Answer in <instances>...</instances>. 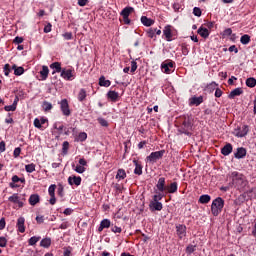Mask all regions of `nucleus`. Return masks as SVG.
<instances>
[{"label": "nucleus", "instance_id": "f257e3e1", "mask_svg": "<svg viewBox=\"0 0 256 256\" xmlns=\"http://www.w3.org/2000/svg\"><path fill=\"white\" fill-rule=\"evenodd\" d=\"M193 129V118L190 116H184L182 118V124L179 128V132L190 137Z\"/></svg>", "mask_w": 256, "mask_h": 256}, {"label": "nucleus", "instance_id": "f03ea898", "mask_svg": "<svg viewBox=\"0 0 256 256\" xmlns=\"http://www.w3.org/2000/svg\"><path fill=\"white\" fill-rule=\"evenodd\" d=\"M223 207H225V200H223V198L218 197L213 200L211 205L212 215H214V217H217L219 213L223 211Z\"/></svg>", "mask_w": 256, "mask_h": 256}, {"label": "nucleus", "instance_id": "7ed1b4c3", "mask_svg": "<svg viewBox=\"0 0 256 256\" xmlns=\"http://www.w3.org/2000/svg\"><path fill=\"white\" fill-rule=\"evenodd\" d=\"M230 178L232 180L233 185L239 189V187H243L245 185V178H243V174H240L237 171H234L230 174Z\"/></svg>", "mask_w": 256, "mask_h": 256}, {"label": "nucleus", "instance_id": "20e7f679", "mask_svg": "<svg viewBox=\"0 0 256 256\" xmlns=\"http://www.w3.org/2000/svg\"><path fill=\"white\" fill-rule=\"evenodd\" d=\"M163 155H165V150L152 152L149 156L146 157V161L148 163H157L159 159H163Z\"/></svg>", "mask_w": 256, "mask_h": 256}, {"label": "nucleus", "instance_id": "39448f33", "mask_svg": "<svg viewBox=\"0 0 256 256\" xmlns=\"http://www.w3.org/2000/svg\"><path fill=\"white\" fill-rule=\"evenodd\" d=\"M60 106H61V111L63 115H65L66 117H69V115H71V110L69 109V102L67 101V99H63L60 102Z\"/></svg>", "mask_w": 256, "mask_h": 256}, {"label": "nucleus", "instance_id": "423d86ee", "mask_svg": "<svg viewBox=\"0 0 256 256\" xmlns=\"http://www.w3.org/2000/svg\"><path fill=\"white\" fill-rule=\"evenodd\" d=\"M249 133V126L243 125L242 128H238L234 131L236 137H245Z\"/></svg>", "mask_w": 256, "mask_h": 256}, {"label": "nucleus", "instance_id": "0eeeda50", "mask_svg": "<svg viewBox=\"0 0 256 256\" xmlns=\"http://www.w3.org/2000/svg\"><path fill=\"white\" fill-rule=\"evenodd\" d=\"M176 233L179 237V239H183L185 235H187V226L183 224H179L176 226Z\"/></svg>", "mask_w": 256, "mask_h": 256}, {"label": "nucleus", "instance_id": "6e6552de", "mask_svg": "<svg viewBox=\"0 0 256 256\" xmlns=\"http://www.w3.org/2000/svg\"><path fill=\"white\" fill-rule=\"evenodd\" d=\"M201 103H203V96H199V97L194 96L189 99L190 107H193V105H195L196 107H199V105H201Z\"/></svg>", "mask_w": 256, "mask_h": 256}, {"label": "nucleus", "instance_id": "1a4fd4ad", "mask_svg": "<svg viewBox=\"0 0 256 256\" xmlns=\"http://www.w3.org/2000/svg\"><path fill=\"white\" fill-rule=\"evenodd\" d=\"M60 75L63 79H66V81H71V78L73 77V70L63 68Z\"/></svg>", "mask_w": 256, "mask_h": 256}, {"label": "nucleus", "instance_id": "9d476101", "mask_svg": "<svg viewBox=\"0 0 256 256\" xmlns=\"http://www.w3.org/2000/svg\"><path fill=\"white\" fill-rule=\"evenodd\" d=\"M246 155H247V149L240 147V148H237V151L234 154V157L236 159H243L244 157H246Z\"/></svg>", "mask_w": 256, "mask_h": 256}, {"label": "nucleus", "instance_id": "9b49d317", "mask_svg": "<svg viewBox=\"0 0 256 256\" xmlns=\"http://www.w3.org/2000/svg\"><path fill=\"white\" fill-rule=\"evenodd\" d=\"M149 209H150V211H161L163 209V203H161V202H150Z\"/></svg>", "mask_w": 256, "mask_h": 256}, {"label": "nucleus", "instance_id": "f8f14e48", "mask_svg": "<svg viewBox=\"0 0 256 256\" xmlns=\"http://www.w3.org/2000/svg\"><path fill=\"white\" fill-rule=\"evenodd\" d=\"M68 183L69 185H76L77 187H79V185H81V176H70L68 178Z\"/></svg>", "mask_w": 256, "mask_h": 256}, {"label": "nucleus", "instance_id": "ddd939ff", "mask_svg": "<svg viewBox=\"0 0 256 256\" xmlns=\"http://www.w3.org/2000/svg\"><path fill=\"white\" fill-rule=\"evenodd\" d=\"M232 152H233V145H231L230 143L226 144V145L221 149V153H222V155H224L225 157H227V155H231Z\"/></svg>", "mask_w": 256, "mask_h": 256}, {"label": "nucleus", "instance_id": "4468645a", "mask_svg": "<svg viewBox=\"0 0 256 256\" xmlns=\"http://www.w3.org/2000/svg\"><path fill=\"white\" fill-rule=\"evenodd\" d=\"M161 69L164 73H171V69H173V62H164L161 64Z\"/></svg>", "mask_w": 256, "mask_h": 256}, {"label": "nucleus", "instance_id": "2eb2a0df", "mask_svg": "<svg viewBox=\"0 0 256 256\" xmlns=\"http://www.w3.org/2000/svg\"><path fill=\"white\" fill-rule=\"evenodd\" d=\"M239 95H243V88H236L232 90L228 97L229 99H235V97H239Z\"/></svg>", "mask_w": 256, "mask_h": 256}, {"label": "nucleus", "instance_id": "dca6fc26", "mask_svg": "<svg viewBox=\"0 0 256 256\" xmlns=\"http://www.w3.org/2000/svg\"><path fill=\"white\" fill-rule=\"evenodd\" d=\"M17 227L20 233H25V218L23 217L18 218Z\"/></svg>", "mask_w": 256, "mask_h": 256}, {"label": "nucleus", "instance_id": "f3484780", "mask_svg": "<svg viewBox=\"0 0 256 256\" xmlns=\"http://www.w3.org/2000/svg\"><path fill=\"white\" fill-rule=\"evenodd\" d=\"M141 23L145 27H151V25H153L155 23V20H153L151 18H148L147 16H142L141 17Z\"/></svg>", "mask_w": 256, "mask_h": 256}, {"label": "nucleus", "instance_id": "a211bd4d", "mask_svg": "<svg viewBox=\"0 0 256 256\" xmlns=\"http://www.w3.org/2000/svg\"><path fill=\"white\" fill-rule=\"evenodd\" d=\"M135 165L134 173L135 175H143V166L137 160H133Z\"/></svg>", "mask_w": 256, "mask_h": 256}, {"label": "nucleus", "instance_id": "6ab92c4d", "mask_svg": "<svg viewBox=\"0 0 256 256\" xmlns=\"http://www.w3.org/2000/svg\"><path fill=\"white\" fill-rule=\"evenodd\" d=\"M111 227V221L109 219H104L101 221L98 231L101 233L103 229H109Z\"/></svg>", "mask_w": 256, "mask_h": 256}, {"label": "nucleus", "instance_id": "aec40b11", "mask_svg": "<svg viewBox=\"0 0 256 256\" xmlns=\"http://www.w3.org/2000/svg\"><path fill=\"white\" fill-rule=\"evenodd\" d=\"M39 201H41L39 194H32L29 198V203H30V205H32V207H35V205H37V203H39Z\"/></svg>", "mask_w": 256, "mask_h": 256}, {"label": "nucleus", "instance_id": "412c9836", "mask_svg": "<svg viewBox=\"0 0 256 256\" xmlns=\"http://www.w3.org/2000/svg\"><path fill=\"white\" fill-rule=\"evenodd\" d=\"M50 69H54L52 72V75H55V73H61L63 69L61 68V64L59 62H54L50 65Z\"/></svg>", "mask_w": 256, "mask_h": 256}, {"label": "nucleus", "instance_id": "4be33fe9", "mask_svg": "<svg viewBox=\"0 0 256 256\" xmlns=\"http://www.w3.org/2000/svg\"><path fill=\"white\" fill-rule=\"evenodd\" d=\"M133 11H134L133 7H126L121 11L120 15L123 17V19H127V17H129V15L133 13Z\"/></svg>", "mask_w": 256, "mask_h": 256}, {"label": "nucleus", "instance_id": "5701e85b", "mask_svg": "<svg viewBox=\"0 0 256 256\" xmlns=\"http://www.w3.org/2000/svg\"><path fill=\"white\" fill-rule=\"evenodd\" d=\"M158 191H160L161 193H163V191H165L167 188L165 187V178L161 177L158 180V183L156 185Z\"/></svg>", "mask_w": 256, "mask_h": 256}, {"label": "nucleus", "instance_id": "b1692460", "mask_svg": "<svg viewBox=\"0 0 256 256\" xmlns=\"http://www.w3.org/2000/svg\"><path fill=\"white\" fill-rule=\"evenodd\" d=\"M42 81H47V77H49V67L42 66V70L40 71Z\"/></svg>", "mask_w": 256, "mask_h": 256}, {"label": "nucleus", "instance_id": "393cba45", "mask_svg": "<svg viewBox=\"0 0 256 256\" xmlns=\"http://www.w3.org/2000/svg\"><path fill=\"white\" fill-rule=\"evenodd\" d=\"M107 97H108V99H111L115 103V101H117V99H119V92L110 90L107 93Z\"/></svg>", "mask_w": 256, "mask_h": 256}, {"label": "nucleus", "instance_id": "a878e982", "mask_svg": "<svg viewBox=\"0 0 256 256\" xmlns=\"http://www.w3.org/2000/svg\"><path fill=\"white\" fill-rule=\"evenodd\" d=\"M197 33L200 37H203V39H207V37H209V30L207 28L200 27Z\"/></svg>", "mask_w": 256, "mask_h": 256}, {"label": "nucleus", "instance_id": "bb28decb", "mask_svg": "<svg viewBox=\"0 0 256 256\" xmlns=\"http://www.w3.org/2000/svg\"><path fill=\"white\" fill-rule=\"evenodd\" d=\"M177 189H178V184L177 182H172L170 184V186H168L166 188V190L168 191V193H177Z\"/></svg>", "mask_w": 256, "mask_h": 256}, {"label": "nucleus", "instance_id": "cd10ccee", "mask_svg": "<svg viewBox=\"0 0 256 256\" xmlns=\"http://www.w3.org/2000/svg\"><path fill=\"white\" fill-rule=\"evenodd\" d=\"M40 247H44V249H48L51 247V238H44L40 242Z\"/></svg>", "mask_w": 256, "mask_h": 256}, {"label": "nucleus", "instance_id": "c85d7f7f", "mask_svg": "<svg viewBox=\"0 0 256 256\" xmlns=\"http://www.w3.org/2000/svg\"><path fill=\"white\" fill-rule=\"evenodd\" d=\"M99 85L100 87H109L111 85V81L106 80L105 76H101L99 78Z\"/></svg>", "mask_w": 256, "mask_h": 256}, {"label": "nucleus", "instance_id": "c756f323", "mask_svg": "<svg viewBox=\"0 0 256 256\" xmlns=\"http://www.w3.org/2000/svg\"><path fill=\"white\" fill-rule=\"evenodd\" d=\"M85 99H87V91L82 88L78 93V101L82 103V101H85Z\"/></svg>", "mask_w": 256, "mask_h": 256}, {"label": "nucleus", "instance_id": "7c9ffc66", "mask_svg": "<svg viewBox=\"0 0 256 256\" xmlns=\"http://www.w3.org/2000/svg\"><path fill=\"white\" fill-rule=\"evenodd\" d=\"M240 42L242 43V45H249V43H251V36H249L248 34H244L243 36H241Z\"/></svg>", "mask_w": 256, "mask_h": 256}, {"label": "nucleus", "instance_id": "2f4dec72", "mask_svg": "<svg viewBox=\"0 0 256 256\" xmlns=\"http://www.w3.org/2000/svg\"><path fill=\"white\" fill-rule=\"evenodd\" d=\"M163 34L165 35L167 41H171V37H172V35H171V26H169V25L166 26L163 30Z\"/></svg>", "mask_w": 256, "mask_h": 256}, {"label": "nucleus", "instance_id": "473e14b6", "mask_svg": "<svg viewBox=\"0 0 256 256\" xmlns=\"http://www.w3.org/2000/svg\"><path fill=\"white\" fill-rule=\"evenodd\" d=\"M209 201H211V196L207 194L201 195L199 198V203H202V205L209 203Z\"/></svg>", "mask_w": 256, "mask_h": 256}, {"label": "nucleus", "instance_id": "72a5a7b5", "mask_svg": "<svg viewBox=\"0 0 256 256\" xmlns=\"http://www.w3.org/2000/svg\"><path fill=\"white\" fill-rule=\"evenodd\" d=\"M246 86L250 87V89H253V87L256 86V79L253 77H250L246 80Z\"/></svg>", "mask_w": 256, "mask_h": 256}, {"label": "nucleus", "instance_id": "f704fd0d", "mask_svg": "<svg viewBox=\"0 0 256 256\" xmlns=\"http://www.w3.org/2000/svg\"><path fill=\"white\" fill-rule=\"evenodd\" d=\"M127 173L123 169H119L116 175V179H125Z\"/></svg>", "mask_w": 256, "mask_h": 256}, {"label": "nucleus", "instance_id": "c9c22d12", "mask_svg": "<svg viewBox=\"0 0 256 256\" xmlns=\"http://www.w3.org/2000/svg\"><path fill=\"white\" fill-rule=\"evenodd\" d=\"M40 239H41V237L34 236V237H31V238L28 240V243H29V245H31V246L37 245V242H39Z\"/></svg>", "mask_w": 256, "mask_h": 256}, {"label": "nucleus", "instance_id": "e433bc0d", "mask_svg": "<svg viewBox=\"0 0 256 256\" xmlns=\"http://www.w3.org/2000/svg\"><path fill=\"white\" fill-rule=\"evenodd\" d=\"M87 139V133L81 132L79 135L76 137V141L83 142Z\"/></svg>", "mask_w": 256, "mask_h": 256}, {"label": "nucleus", "instance_id": "4c0bfd02", "mask_svg": "<svg viewBox=\"0 0 256 256\" xmlns=\"http://www.w3.org/2000/svg\"><path fill=\"white\" fill-rule=\"evenodd\" d=\"M67 151H69V143L67 141H64L62 144L63 155H67Z\"/></svg>", "mask_w": 256, "mask_h": 256}, {"label": "nucleus", "instance_id": "58836bf2", "mask_svg": "<svg viewBox=\"0 0 256 256\" xmlns=\"http://www.w3.org/2000/svg\"><path fill=\"white\" fill-rule=\"evenodd\" d=\"M55 189H57V185L52 184L49 186L48 193H49L50 197L55 196Z\"/></svg>", "mask_w": 256, "mask_h": 256}, {"label": "nucleus", "instance_id": "ea45409f", "mask_svg": "<svg viewBox=\"0 0 256 256\" xmlns=\"http://www.w3.org/2000/svg\"><path fill=\"white\" fill-rule=\"evenodd\" d=\"M8 201L11 203H19V196L17 194H13L8 198Z\"/></svg>", "mask_w": 256, "mask_h": 256}, {"label": "nucleus", "instance_id": "a19ab883", "mask_svg": "<svg viewBox=\"0 0 256 256\" xmlns=\"http://www.w3.org/2000/svg\"><path fill=\"white\" fill-rule=\"evenodd\" d=\"M163 199V194L158 193L153 196V199L150 202H159Z\"/></svg>", "mask_w": 256, "mask_h": 256}, {"label": "nucleus", "instance_id": "79ce46f5", "mask_svg": "<svg viewBox=\"0 0 256 256\" xmlns=\"http://www.w3.org/2000/svg\"><path fill=\"white\" fill-rule=\"evenodd\" d=\"M25 169L27 173H33V171H35V164H28L25 166Z\"/></svg>", "mask_w": 256, "mask_h": 256}, {"label": "nucleus", "instance_id": "37998d69", "mask_svg": "<svg viewBox=\"0 0 256 256\" xmlns=\"http://www.w3.org/2000/svg\"><path fill=\"white\" fill-rule=\"evenodd\" d=\"M186 253L191 255V253H195V245H189L186 247Z\"/></svg>", "mask_w": 256, "mask_h": 256}, {"label": "nucleus", "instance_id": "c03bdc74", "mask_svg": "<svg viewBox=\"0 0 256 256\" xmlns=\"http://www.w3.org/2000/svg\"><path fill=\"white\" fill-rule=\"evenodd\" d=\"M23 73H25V69L23 67H18L14 71V75H17V76L23 75Z\"/></svg>", "mask_w": 256, "mask_h": 256}, {"label": "nucleus", "instance_id": "a18cd8bd", "mask_svg": "<svg viewBox=\"0 0 256 256\" xmlns=\"http://www.w3.org/2000/svg\"><path fill=\"white\" fill-rule=\"evenodd\" d=\"M98 123H100L102 127H109V122H107L105 118H98Z\"/></svg>", "mask_w": 256, "mask_h": 256}, {"label": "nucleus", "instance_id": "49530a36", "mask_svg": "<svg viewBox=\"0 0 256 256\" xmlns=\"http://www.w3.org/2000/svg\"><path fill=\"white\" fill-rule=\"evenodd\" d=\"M201 8L199 7H194L193 9V14L195 15V17H201Z\"/></svg>", "mask_w": 256, "mask_h": 256}, {"label": "nucleus", "instance_id": "de8ad7c7", "mask_svg": "<svg viewBox=\"0 0 256 256\" xmlns=\"http://www.w3.org/2000/svg\"><path fill=\"white\" fill-rule=\"evenodd\" d=\"M74 170L76 171V173H85V168L84 166H81V165H77Z\"/></svg>", "mask_w": 256, "mask_h": 256}, {"label": "nucleus", "instance_id": "09e8293b", "mask_svg": "<svg viewBox=\"0 0 256 256\" xmlns=\"http://www.w3.org/2000/svg\"><path fill=\"white\" fill-rule=\"evenodd\" d=\"M64 39H66V41H71V39H73V33L71 32H66L63 34Z\"/></svg>", "mask_w": 256, "mask_h": 256}, {"label": "nucleus", "instance_id": "8fccbe9b", "mask_svg": "<svg viewBox=\"0 0 256 256\" xmlns=\"http://www.w3.org/2000/svg\"><path fill=\"white\" fill-rule=\"evenodd\" d=\"M43 105L45 111H51V109H53V105L49 102H44Z\"/></svg>", "mask_w": 256, "mask_h": 256}, {"label": "nucleus", "instance_id": "3c124183", "mask_svg": "<svg viewBox=\"0 0 256 256\" xmlns=\"http://www.w3.org/2000/svg\"><path fill=\"white\" fill-rule=\"evenodd\" d=\"M155 31L156 30H154L153 28L148 29L147 35L148 37H150V39H153V37H155Z\"/></svg>", "mask_w": 256, "mask_h": 256}, {"label": "nucleus", "instance_id": "603ef678", "mask_svg": "<svg viewBox=\"0 0 256 256\" xmlns=\"http://www.w3.org/2000/svg\"><path fill=\"white\" fill-rule=\"evenodd\" d=\"M233 33V30L231 28H227L223 31V37H229Z\"/></svg>", "mask_w": 256, "mask_h": 256}, {"label": "nucleus", "instance_id": "864d4df0", "mask_svg": "<svg viewBox=\"0 0 256 256\" xmlns=\"http://www.w3.org/2000/svg\"><path fill=\"white\" fill-rule=\"evenodd\" d=\"M0 247H7V238L0 237Z\"/></svg>", "mask_w": 256, "mask_h": 256}, {"label": "nucleus", "instance_id": "5fc2aeb1", "mask_svg": "<svg viewBox=\"0 0 256 256\" xmlns=\"http://www.w3.org/2000/svg\"><path fill=\"white\" fill-rule=\"evenodd\" d=\"M4 110L5 111H16L17 108L12 104V105H9V106H5Z\"/></svg>", "mask_w": 256, "mask_h": 256}, {"label": "nucleus", "instance_id": "6e6d98bb", "mask_svg": "<svg viewBox=\"0 0 256 256\" xmlns=\"http://www.w3.org/2000/svg\"><path fill=\"white\" fill-rule=\"evenodd\" d=\"M13 155L15 158L19 157V155H21V148L20 147L15 148Z\"/></svg>", "mask_w": 256, "mask_h": 256}, {"label": "nucleus", "instance_id": "4d7b16f0", "mask_svg": "<svg viewBox=\"0 0 256 256\" xmlns=\"http://www.w3.org/2000/svg\"><path fill=\"white\" fill-rule=\"evenodd\" d=\"M137 71V62L132 61L131 62V73H135Z\"/></svg>", "mask_w": 256, "mask_h": 256}, {"label": "nucleus", "instance_id": "13d9d810", "mask_svg": "<svg viewBox=\"0 0 256 256\" xmlns=\"http://www.w3.org/2000/svg\"><path fill=\"white\" fill-rule=\"evenodd\" d=\"M228 51H230V53H233V51H234V53H239V49H237V46H235V45L230 46L228 48Z\"/></svg>", "mask_w": 256, "mask_h": 256}, {"label": "nucleus", "instance_id": "bf43d9fd", "mask_svg": "<svg viewBox=\"0 0 256 256\" xmlns=\"http://www.w3.org/2000/svg\"><path fill=\"white\" fill-rule=\"evenodd\" d=\"M34 126L37 128V129H41V120H39L38 118H36L34 120Z\"/></svg>", "mask_w": 256, "mask_h": 256}, {"label": "nucleus", "instance_id": "052dcab7", "mask_svg": "<svg viewBox=\"0 0 256 256\" xmlns=\"http://www.w3.org/2000/svg\"><path fill=\"white\" fill-rule=\"evenodd\" d=\"M51 23H48L45 27H44V33H51Z\"/></svg>", "mask_w": 256, "mask_h": 256}, {"label": "nucleus", "instance_id": "680f3d73", "mask_svg": "<svg viewBox=\"0 0 256 256\" xmlns=\"http://www.w3.org/2000/svg\"><path fill=\"white\" fill-rule=\"evenodd\" d=\"M112 231L113 233H121L122 229L119 226H113Z\"/></svg>", "mask_w": 256, "mask_h": 256}, {"label": "nucleus", "instance_id": "e2e57ef3", "mask_svg": "<svg viewBox=\"0 0 256 256\" xmlns=\"http://www.w3.org/2000/svg\"><path fill=\"white\" fill-rule=\"evenodd\" d=\"M89 0H78V5L80 7H85V5H87Z\"/></svg>", "mask_w": 256, "mask_h": 256}, {"label": "nucleus", "instance_id": "0e129e2a", "mask_svg": "<svg viewBox=\"0 0 256 256\" xmlns=\"http://www.w3.org/2000/svg\"><path fill=\"white\" fill-rule=\"evenodd\" d=\"M79 165H80L81 167H85V166L87 165V160L84 159V158H81V159L79 160Z\"/></svg>", "mask_w": 256, "mask_h": 256}, {"label": "nucleus", "instance_id": "69168bd1", "mask_svg": "<svg viewBox=\"0 0 256 256\" xmlns=\"http://www.w3.org/2000/svg\"><path fill=\"white\" fill-rule=\"evenodd\" d=\"M23 42V37H19L17 36L15 39H14V43H17V45H20V43Z\"/></svg>", "mask_w": 256, "mask_h": 256}, {"label": "nucleus", "instance_id": "338daca9", "mask_svg": "<svg viewBox=\"0 0 256 256\" xmlns=\"http://www.w3.org/2000/svg\"><path fill=\"white\" fill-rule=\"evenodd\" d=\"M221 95H223V91L219 88L216 89L215 91V97H221Z\"/></svg>", "mask_w": 256, "mask_h": 256}, {"label": "nucleus", "instance_id": "774afa93", "mask_svg": "<svg viewBox=\"0 0 256 256\" xmlns=\"http://www.w3.org/2000/svg\"><path fill=\"white\" fill-rule=\"evenodd\" d=\"M5 152V141L0 142V153Z\"/></svg>", "mask_w": 256, "mask_h": 256}]
</instances>
